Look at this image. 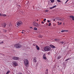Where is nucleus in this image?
I'll return each mask as SVG.
<instances>
[{"instance_id": "nucleus-46", "label": "nucleus", "mask_w": 74, "mask_h": 74, "mask_svg": "<svg viewBox=\"0 0 74 74\" xmlns=\"http://www.w3.org/2000/svg\"><path fill=\"white\" fill-rule=\"evenodd\" d=\"M37 21H38V20L37 19Z\"/></svg>"}, {"instance_id": "nucleus-24", "label": "nucleus", "mask_w": 74, "mask_h": 74, "mask_svg": "<svg viewBox=\"0 0 74 74\" xmlns=\"http://www.w3.org/2000/svg\"><path fill=\"white\" fill-rule=\"evenodd\" d=\"M56 5H54L53 7V8H56Z\"/></svg>"}, {"instance_id": "nucleus-14", "label": "nucleus", "mask_w": 74, "mask_h": 74, "mask_svg": "<svg viewBox=\"0 0 74 74\" xmlns=\"http://www.w3.org/2000/svg\"><path fill=\"white\" fill-rule=\"evenodd\" d=\"M45 74H48V69H47V70H46V71L45 72Z\"/></svg>"}, {"instance_id": "nucleus-19", "label": "nucleus", "mask_w": 74, "mask_h": 74, "mask_svg": "<svg viewBox=\"0 0 74 74\" xmlns=\"http://www.w3.org/2000/svg\"><path fill=\"white\" fill-rule=\"evenodd\" d=\"M71 59V58H68L67 59L65 60V61H67V60H69L70 59Z\"/></svg>"}, {"instance_id": "nucleus-32", "label": "nucleus", "mask_w": 74, "mask_h": 74, "mask_svg": "<svg viewBox=\"0 0 74 74\" xmlns=\"http://www.w3.org/2000/svg\"><path fill=\"white\" fill-rule=\"evenodd\" d=\"M39 37H40V38H41V37H42V35H40V36Z\"/></svg>"}, {"instance_id": "nucleus-5", "label": "nucleus", "mask_w": 74, "mask_h": 74, "mask_svg": "<svg viewBox=\"0 0 74 74\" xmlns=\"http://www.w3.org/2000/svg\"><path fill=\"white\" fill-rule=\"evenodd\" d=\"M33 25L35 27H39V25H38V24L36 22L34 21L33 22Z\"/></svg>"}, {"instance_id": "nucleus-22", "label": "nucleus", "mask_w": 74, "mask_h": 74, "mask_svg": "<svg viewBox=\"0 0 74 74\" xmlns=\"http://www.w3.org/2000/svg\"><path fill=\"white\" fill-rule=\"evenodd\" d=\"M51 1V3H53L55 0H50Z\"/></svg>"}, {"instance_id": "nucleus-7", "label": "nucleus", "mask_w": 74, "mask_h": 74, "mask_svg": "<svg viewBox=\"0 0 74 74\" xmlns=\"http://www.w3.org/2000/svg\"><path fill=\"white\" fill-rule=\"evenodd\" d=\"M12 59L15 60H19V58L18 57L14 56L12 57Z\"/></svg>"}, {"instance_id": "nucleus-37", "label": "nucleus", "mask_w": 74, "mask_h": 74, "mask_svg": "<svg viewBox=\"0 0 74 74\" xmlns=\"http://www.w3.org/2000/svg\"><path fill=\"white\" fill-rule=\"evenodd\" d=\"M33 45H34V46H36V44H33Z\"/></svg>"}, {"instance_id": "nucleus-40", "label": "nucleus", "mask_w": 74, "mask_h": 74, "mask_svg": "<svg viewBox=\"0 0 74 74\" xmlns=\"http://www.w3.org/2000/svg\"><path fill=\"white\" fill-rule=\"evenodd\" d=\"M42 23H44V22H43V21H42Z\"/></svg>"}, {"instance_id": "nucleus-15", "label": "nucleus", "mask_w": 74, "mask_h": 74, "mask_svg": "<svg viewBox=\"0 0 74 74\" xmlns=\"http://www.w3.org/2000/svg\"><path fill=\"white\" fill-rule=\"evenodd\" d=\"M36 47L37 49V50H39V49H40V48L39 47H38V45H36Z\"/></svg>"}, {"instance_id": "nucleus-17", "label": "nucleus", "mask_w": 74, "mask_h": 74, "mask_svg": "<svg viewBox=\"0 0 74 74\" xmlns=\"http://www.w3.org/2000/svg\"><path fill=\"white\" fill-rule=\"evenodd\" d=\"M1 16H6L7 15L5 14H2Z\"/></svg>"}, {"instance_id": "nucleus-18", "label": "nucleus", "mask_w": 74, "mask_h": 74, "mask_svg": "<svg viewBox=\"0 0 74 74\" xmlns=\"http://www.w3.org/2000/svg\"><path fill=\"white\" fill-rule=\"evenodd\" d=\"M34 30H37V28L35 27L34 28Z\"/></svg>"}, {"instance_id": "nucleus-30", "label": "nucleus", "mask_w": 74, "mask_h": 74, "mask_svg": "<svg viewBox=\"0 0 74 74\" xmlns=\"http://www.w3.org/2000/svg\"><path fill=\"white\" fill-rule=\"evenodd\" d=\"M68 31H68V30H64V32H67Z\"/></svg>"}, {"instance_id": "nucleus-13", "label": "nucleus", "mask_w": 74, "mask_h": 74, "mask_svg": "<svg viewBox=\"0 0 74 74\" xmlns=\"http://www.w3.org/2000/svg\"><path fill=\"white\" fill-rule=\"evenodd\" d=\"M70 17L71 18H72V20L73 21H74V16H70Z\"/></svg>"}, {"instance_id": "nucleus-28", "label": "nucleus", "mask_w": 74, "mask_h": 74, "mask_svg": "<svg viewBox=\"0 0 74 74\" xmlns=\"http://www.w3.org/2000/svg\"><path fill=\"white\" fill-rule=\"evenodd\" d=\"M0 54L1 55H2V56H4V54L3 53H0Z\"/></svg>"}, {"instance_id": "nucleus-1", "label": "nucleus", "mask_w": 74, "mask_h": 74, "mask_svg": "<svg viewBox=\"0 0 74 74\" xmlns=\"http://www.w3.org/2000/svg\"><path fill=\"white\" fill-rule=\"evenodd\" d=\"M24 63L25 65L26 66V67H28V64H29V61L27 59H25L24 60Z\"/></svg>"}, {"instance_id": "nucleus-48", "label": "nucleus", "mask_w": 74, "mask_h": 74, "mask_svg": "<svg viewBox=\"0 0 74 74\" xmlns=\"http://www.w3.org/2000/svg\"><path fill=\"white\" fill-rule=\"evenodd\" d=\"M24 31H24V30H23V31H22V32H24Z\"/></svg>"}, {"instance_id": "nucleus-45", "label": "nucleus", "mask_w": 74, "mask_h": 74, "mask_svg": "<svg viewBox=\"0 0 74 74\" xmlns=\"http://www.w3.org/2000/svg\"><path fill=\"white\" fill-rule=\"evenodd\" d=\"M30 28H31V29H32V28H33L32 27H30Z\"/></svg>"}, {"instance_id": "nucleus-35", "label": "nucleus", "mask_w": 74, "mask_h": 74, "mask_svg": "<svg viewBox=\"0 0 74 74\" xmlns=\"http://www.w3.org/2000/svg\"><path fill=\"white\" fill-rule=\"evenodd\" d=\"M47 22H48V23H49V22H50V21H49V20H48L47 21Z\"/></svg>"}, {"instance_id": "nucleus-38", "label": "nucleus", "mask_w": 74, "mask_h": 74, "mask_svg": "<svg viewBox=\"0 0 74 74\" xmlns=\"http://www.w3.org/2000/svg\"><path fill=\"white\" fill-rule=\"evenodd\" d=\"M17 74H22V73H18Z\"/></svg>"}, {"instance_id": "nucleus-42", "label": "nucleus", "mask_w": 74, "mask_h": 74, "mask_svg": "<svg viewBox=\"0 0 74 74\" xmlns=\"http://www.w3.org/2000/svg\"><path fill=\"white\" fill-rule=\"evenodd\" d=\"M59 24H60V25H61V24H62V23L61 22L60 23H59Z\"/></svg>"}, {"instance_id": "nucleus-16", "label": "nucleus", "mask_w": 74, "mask_h": 74, "mask_svg": "<svg viewBox=\"0 0 74 74\" xmlns=\"http://www.w3.org/2000/svg\"><path fill=\"white\" fill-rule=\"evenodd\" d=\"M60 58H61V56H58L57 58V59L58 60L59 59H60Z\"/></svg>"}, {"instance_id": "nucleus-10", "label": "nucleus", "mask_w": 74, "mask_h": 74, "mask_svg": "<svg viewBox=\"0 0 74 74\" xmlns=\"http://www.w3.org/2000/svg\"><path fill=\"white\" fill-rule=\"evenodd\" d=\"M50 46L51 47V48H55V46H54L53 45H50Z\"/></svg>"}, {"instance_id": "nucleus-41", "label": "nucleus", "mask_w": 74, "mask_h": 74, "mask_svg": "<svg viewBox=\"0 0 74 74\" xmlns=\"http://www.w3.org/2000/svg\"><path fill=\"white\" fill-rule=\"evenodd\" d=\"M2 15L1 14H0V16H1Z\"/></svg>"}, {"instance_id": "nucleus-9", "label": "nucleus", "mask_w": 74, "mask_h": 74, "mask_svg": "<svg viewBox=\"0 0 74 74\" xmlns=\"http://www.w3.org/2000/svg\"><path fill=\"white\" fill-rule=\"evenodd\" d=\"M36 59H37L36 58L34 57L33 60V62H34V63H36L37 62Z\"/></svg>"}, {"instance_id": "nucleus-11", "label": "nucleus", "mask_w": 74, "mask_h": 74, "mask_svg": "<svg viewBox=\"0 0 74 74\" xmlns=\"http://www.w3.org/2000/svg\"><path fill=\"white\" fill-rule=\"evenodd\" d=\"M6 25L7 24H6V23H3L2 25V27H5V26H6Z\"/></svg>"}, {"instance_id": "nucleus-50", "label": "nucleus", "mask_w": 74, "mask_h": 74, "mask_svg": "<svg viewBox=\"0 0 74 74\" xmlns=\"http://www.w3.org/2000/svg\"><path fill=\"white\" fill-rule=\"evenodd\" d=\"M3 48H4V47H3Z\"/></svg>"}, {"instance_id": "nucleus-20", "label": "nucleus", "mask_w": 74, "mask_h": 74, "mask_svg": "<svg viewBox=\"0 0 74 74\" xmlns=\"http://www.w3.org/2000/svg\"><path fill=\"white\" fill-rule=\"evenodd\" d=\"M54 40H55V41H59V39H54Z\"/></svg>"}, {"instance_id": "nucleus-36", "label": "nucleus", "mask_w": 74, "mask_h": 74, "mask_svg": "<svg viewBox=\"0 0 74 74\" xmlns=\"http://www.w3.org/2000/svg\"><path fill=\"white\" fill-rule=\"evenodd\" d=\"M46 12H48V10H46Z\"/></svg>"}, {"instance_id": "nucleus-23", "label": "nucleus", "mask_w": 74, "mask_h": 74, "mask_svg": "<svg viewBox=\"0 0 74 74\" xmlns=\"http://www.w3.org/2000/svg\"><path fill=\"white\" fill-rule=\"evenodd\" d=\"M3 32L4 33H6V32H7V30H3Z\"/></svg>"}, {"instance_id": "nucleus-27", "label": "nucleus", "mask_w": 74, "mask_h": 74, "mask_svg": "<svg viewBox=\"0 0 74 74\" xmlns=\"http://www.w3.org/2000/svg\"><path fill=\"white\" fill-rule=\"evenodd\" d=\"M61 32H62V33H63V32H64V30H62Z\"/></svg>"}, {"instance_id": "nucleus-8", "label": "nucleus", "mask_w": 74, "mask_h": 74, "mask_svg": "<svg viewBox=\"0 0 74 74\" xmlns=\"http://www.w3.org/2000/svg\"><path fill=\"white\" fill-rule=\"evenodd\" d=\"M56 19L57 20V21H63V20H64V19L62 18H59L57 17L56 18Z\"/></svg>"}, {"instance_id": "nucleus-34", "label": "nucleus", "mask_w": 74, "mask_h": 74, "mask_svg": "<svg viewBox=\"0 0 74 74\" xmlns=\"http://www.w3.org/2000/svg\"><path fill=\"white\" fill-rule=\"evenodd\" d=\"M45 21H46V18H45V19H44V20L43 21H44V22H45Z\"/></svg>"}, {"instance_id": "nucleus-39", "label": "nucleus", "mask_w": 74, "mask_h": 74, "mask_svg": "<svg viewBox=\"0 0 74 74\" xmlns=\"http://www.w3.org/2000/svg\"><path fill=\"white\" fill-rule=\"evenodd\" d=\"M68 1H69V0H67V1L65 2V3H67Z\"/></svg>"}, {"instance_id": "nucleus-31", "label": "nucleus", "mask_w": 74, "mask_h": 74, "mask_svg": "<svg viewBox=\"0 0 74 74\" xmlns=\"http://www.w3.org/2000/svg\"><path fill=\"white\" fill-rule=\"evenodd\" d=\"M51 23H49V26H51Z\"/></svg>"}, {"instance_id": "nucleus-25", "label": "nucleus", "mask_w": 74, "mask_h": 74, "mask_svg": "<svg viewBox=\"0 0 74 74\" xmlns=\"http://www.w3.org/2000/svg\"><path fill=\"white\" fill-rule=\"evenodd\" d=\"M60 43L61 44H63V43H64V42H63V41H61L60 42Z\"/></svg>"}, {"instance_id": "nucleus-49", "label": "nucleus", "mask_w": 74, "mask_h": 74, "mask_svg": "<svg viewBox=\"0 0 74 74\" xmlns=\"http://www.w3.org/2000/svg\"><path fill=\"white\" fill-rule=\"evenodd\" d=\"M58 25H59V24H58Z\"/></svg>"}, {"instance_id": "nucleus-33", "label": "nucleus", "mask_w": 74, "mask_h": 74, "mask_svg": "<svg viewBox=\"0 0 74 74\" xmlns=\"http://www.w3.org/2000/svg\"><path fill=\"white\" fill-rule=\"evenodd\" d=\"M53 7L50 8V9H53Z\"/></svg>"}, {"instance_id": "nucleus-21", "label": "nucleus", "mask_w": 74, "mask_h": 74, "mask_svg": "<svg viewBox=\"0 0 74 74\" xmlns=\"http://www.w3.org/2000/svg\"><path fill=\"white\" fill-rule=\"evenodd\" d=\"M10 73V71H8L7 72L6 74H9Z\"/></svg>"}, {"instance_id": "nucleus-44", "label": "nucleus", "mask_w": 74, "mask_h": 74, "mask_svg": "<svg viewBox=\"0 0 74 74\" xmlns=\"http://www.w3.org/2000/svg\"><path fill=\"white\" fill-rule=\"evenodd\" d=\"M53 21H55V19H53Z\"/></svg>"}, {"instance_id": "nucleus-12", "label": "nucleus", "mask_w": 74, "mask_h": 74, "mask_svg": "<svg viewBox=\"0 0 74 74\" xmlns=\"http://www.w3.org/2000/svg\"><path fill=\"white\" fill-rule=\"evenodd\" d=\"M43 58L44 59H45V60L47 59V58H46V57L45 56V54H44L43 55Z\"/></svg>"}, {"instance_id": "nucleus-3", "label": "nucleus", "mask_w": 74, "mask_h": 74, "mask_svg": "<svg viewBox=\"0 0 74 74\" xmlns=\"http://www.w3.org/2000/svg\"><path fill=\"white\" fill-rule=\"evenodd\" d=\"M14 47L16 48H21L22 47V45L21 44H17L14 45Z\"/></svg>"}, {"instance_id": "nucleus-6", "label": "nucleus", "mask_w": 74, "mask_h": 74, "mask_svg": "<svg viewBox=\"0 0 74 74\" xmlns=\"http://www.w3.org/2000/svg\"><path fill=\"white\" fill-rule=\"evenodd\" d=\"M12 65L14 67H16L18 66V63L16 61H14L12 63Z\"/></svg>"}, {"instance_id": "nucleus-4", "label": "nucleus", "mask_w": 74, "mask_h": 74, "mask_svg": "<svg viewBox=\"0 0 74 74\" xmlns=\"http://www.w3.org/2000/svg\"><path fill=\"white\" fill-rule=\"evenodd\" d=\"M22 25V22L21 21H17V25L18 26H20Z\"/></svg>"}, {"instance_id": "nucleus-26", "label": "nucleus", "mask_w": 74, "mask_h": 74, "mask_svg": "<svg viewBox=\"0 0 74 74\" xmlns=\"http://www.w3.org/2000/svg\"><path fill=\"white\" fill-rule=\"evenodd\" d=\"M57 2L60 3V2H61L60 0H57Z\"/></svg>"}, {"instance_id": "nucleus-47", "label": "nucleus", "mask_w": 74, "mask_h": 74, "mask_svg": "<svg viewBox=\"0 0 74 74\" xmlns=\"http://www.w3.org/2000/svg\"><path fill=\"white\" fill-rule=\"evenodd\" d=\"M58 23H59V22H58Z\"/></svg>"}, {"instance_id": "nucleus-2", "label": "nucleus", "mask_w": 74, "mask_h": 74, "mask_svg": "<svg viewBox=\"0 0 74 74\" xmlns=\"http://www.w3.org/2000/svg\"><path fill=\"white\" fill-rule=\"evenodd\" d=\"M51 49V48L49 46H46L44 48L45 51H49Z\"/></svg>"}, {"instance_id": "nucleus-29", "label": "nucleus", "mask_w": 74, "mask_h": 74, "mask_svg": "<svg viewBox=\"0 0 74 74\" xmlns=\"http://www.w3.org/2000/svg\"><path fill=\"white\" fill-rule=\"evenodd\" d=\"M4 43V42H3V41L1 42H0V44H3Z\"/></svg>"}, {"instance_id": "nucleus-43", "label": "nucleus", "mask_w": 74, "mask_h": 74, "mask_svg": "<svg viewBox=\"0 0 74 74\" xmlns=\"http://www.w3.org/2000/svg\"><path fill=\"white\" fill-rule=\"evenodd\" d=\"M21 33H24V32H22Z\"/></svg>"}]
</instances>
